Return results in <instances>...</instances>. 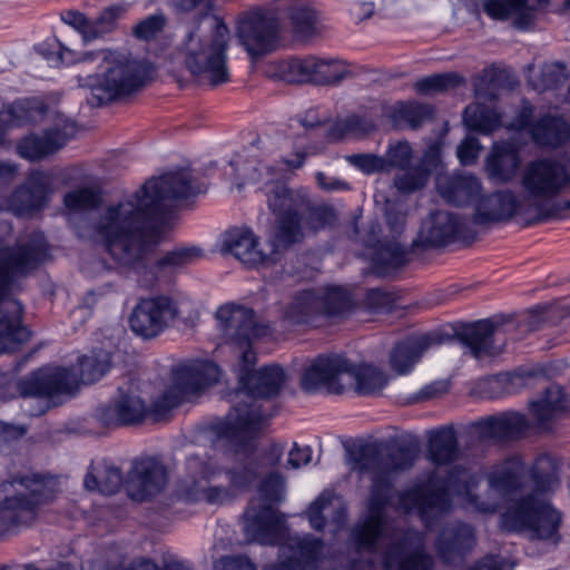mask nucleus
Returning a JSON list of instances; mask_svg holds the SVG:
<instances>
[{"mask_svg":"<svg viewBox=\"0 0 570 570\" xmlns=\"http://www.w3.org/2000/svg\"><path fill=\"white\" fill-rule=\"evenodd\" d=\"M193 173L183 169L147 180L138 190L104 207L92 225V238L100 242L111 258L101 269L131 266L147 245L161 237L156 216L170 199L202 193Z\"/></svg>","mask_w":570,"mask_h":570,"instance_id":"f257e3e1","label":"nucleus"},{"mask_svg":"<svg viewBox=\"0 0 570 570\" xmlns=\"http://www.w3.org/2000/svg\"><path fill=\"white\" fill-rule=\"evenodd\" d=\"M216 318L224 338L234 343L240 353L236 367L239 387L230 395L232 410L224 433L227 439L244 443L263 429L267 416L258 401L279 391L284 373L277 365L254 370L256 356L252 351V341L264 335L266 328L255 323L252 309L226 304L217 309Z\"/></svg>","mask_w":570,"mask_h":570,"instance_id":"f03ea898","label":"nucleus"},{"mask_svg":"<svg viewBox=\"0 0 570 570\" xmlns=\"http://www.w3.org/2000/svg\"><path fill=\"white\" fill-rule=\"evenodd\" d=\"M461 450L453 425H443L428 433L425 459L433 465L425 481L406 490L399 498L407 512H416L426 528L451 508V495H458L462 478L458 470H466L454 463Z\"/></svg>","mask_w":570,"mask_h":570,"instance_id":"7ed1b4c3","label":"nucleus"},{"mask_svg":"<svg viewBox=\"0 0 570 570\" xmlns=\"http://www.w3.org/2000/svg\"><path fill=\"white\" fill-rule=\"evenodd\" d=\"M284 491V480L278 473L263 481L259 493L264 501L262 509L253 505L245 512L244 530L252 542L278 544V559L263 570H309L316 567L322 553V542L311 534L292 535L287 532L283 517L271 507L279 501Z\"/></svg>","mask_w":570,"mask_h":570,"instance_id":"20e7f679","label":"nucleus"},{"mask_svg":"<svg viewBox=\"0 0 570 570\" xmlns=\"http://www.w3.org/2000/svg\"><path fill=\"white\" fill-rule=\"evenodd\" d=\"M220 376V368L208 360L178 364L173 368L169 382L150 404H146L136 392L120 390L117 399L100 411V420L112 425L138 423L148 415L160 419L190 396L217 383Z\"/></svg>","mask_w":570,"mask_h":570,"instance_id":"39448f33","label":"nucleus"},{"mask_svg":"<svg viewBox=\"0 0 570 570\" xmlns=\"http://www.w3.org/2000/svg\"><path fill=\"white\" fill-rule=\"evenodd\" d=\"M50 67L71 66L78 62L101 61L99 71L88 86L100 102L127 95L139 88L147 75L142 63L120 51L99 50L79 52L59 39H47L36 48Z\"/></svg>","mask_w":570,"mask_h":570,"instance_id":"423d86ee","label":"nucleus"},{"mask_svg":"<svg viewBox=\"0 0 570 570\" xmlns=\"http://www.w3.org/2000/svg\"><path fill=\"white\" fill-rule=\"evenodd\" d=\"M528 494L502 515L509 531L525 532L530 539L554 540L561 525V514L548 501L547 493L559 484L560 463L550 454L539 455L527 465Z\"/></svg>","mask_w":570,"mask_h":570,"instance_id":"0eeeda50","label":"nucleus"},{"mask_svg":"<svg viewBox=\"0 0 570 570\" xmlns=\"http://www.w3.org/2000/svg\"><path fill=\"white\" fill-rule=\"evenodd\" d=\"M278 177L266 165L255 167L248 176L252 183H263L268 206L275 215L273 252L298 242L305 229L316 232L334 218L332 208L311 206L305 193L288 190Z\"/></svg>","mask_w":570,"mask_h":570,"instance_id":"6e6552de","label":"nucleus"},{"mask_svg":"<svg viewBox=\"0 0 570 570\" xmlns=\"http://www.w3.org/2000/svg\"><path fill=\"white\" fill-rule=\"evenodd\" d=\"M391 446L385 440L368 441L350 451L352 469L371 481L366 514L352 532L358 548H373L383 534L391 500Z\"/></svg>","mask_w":570,"mask_h":570,"instance_id":"1a4fd4ad","label":"nucleus"},{"mask_svg":"<svg viewBox=\"0 0 570 570\" xmlns=\"http://www.w3.org/2000/svg\"><path fill=\"white\" fill-rule=\"evenodd\" d=\"M45 253L46 242L40 233L14 246L0 239V354L16 351L29 338V331L21 324V305L8 294L11 285L33 269Z\"/></svg>","mask_w":570,"mask_h":570,"instance_id":"9d476101","label":"nucleus"},{"mask_svg":"<svg viewBox=\"0 0 570 570\" xmlns=\"http://www.w3.org/2000/svg\"><path fill=\"white\" fill-rule=\"evenodd\" d=\"M230 32L217 16L206 14L189 30L174 56L200 82L218 86L229 80L227 49Z\"/></svg>","mask_w":570,"mask_h":570,"instance_id":"9b49d317","label":"nucleus"},{"mask_svg":"<svg viewBox=\"0 0 570 570\" xmlns=\"http://www.w3.org/2000/svg\"><path fill=\"white\" fill-rule=\"evenodd\" d=\"M256 472L243 463H233L225 453L200 458L189 456L186 462V478L179 494L189 501H205L213 504L227 502L237 491L247 488Z\"/></svg>","mask_w":570,"mask_h":570,"instance_id":"f8f14e48","label":"nucleus"},{"mask_svg":"<svg viewBox=\"0 0 570 570\" xmlns=\"http://www.w3.org/2000/svg\"><path fill=\"white\" fill-rule=\"evenodd\" d=\"M568 316L570 306L567 304L537 306L518 321L505 317L478 321L463 327L459 337L475 358L493 356L502 351L507 340H520L530 332L557 325Z\"/></svg>","mask_w":570,"mask_h":570,"instance_id":"ddd939ff","label":"nucleus"},{"mask_svg":"<svg viewBox=\"0 0 570 570\" xmlns=\"http://www.w3.org/2000/svg\"><path fill=\"white\" fill-rule=\"evenodd\" d=\"M525 472V462L520 456H511L485 472V488L481 492H476L478 476L469 470H458L462 478L458 495L462 497L466 508L478 512L494 513L507 502H512L507 510L509 511L529 493Z\"/></svg>","mask_w":570,"mask_h":570,"instance_id":"4468645a","label":"nucleus"},{"mask_svg":"<svg viewBox=\"0 0 570 570\" xmlns=\"http://www.w3.org/2000/svg\"><path fill=\"white\" fill-rule=\"evenodd\" d=\"M528 208L538 222L570 212V200H554L570 193V157H541L529 161L520 179Z\"/></svg>","mask_w":570,"mask_h":570,"instance_id":"2eb2a0df","label":"nucleus"},{"mask_svg":"<svg viewBox=\"0 0 570 570\" xmlns=\"http://www.w3.org/2000/svg\"><path fill=\"white\" fill-rule=\"evenodd\" d=\"M389 383L385 372L373 364L354 363L343 355H322L306 367L302 384L304 390L313 392L325 389L341 393L354 387L361 394L382 391Z\"/></svg>","mask_w":570,"mask_h":570,"instance_id":"dca6fc26","label":"nucleus"},{"mask_svg":"<svg viewBox=\"0 0 570 570\" xmlns=\"http://www.w3.org/2000/svg\"><path fill=\"white\" fill-rule=\"evenodd\" d=\"M110 355L94 351L79 360V374L61 366H46L21 383L22 394L45 399L46 406L56 405L61 396L71 395L81 381L85 384L100 380L109 370Z\"/></svg>","mask_w":570,"mask_h":570,"instance_id":"f3484780","label":"nucleus"},{"mask_svg":"<svg viewBox=\"0 0 570 570\" xmlns=\"http://www.w3.org/2000/svg\"><path fill=\"white\" fill-rule=\"evenodd\" d=\"M57 480L26 475L0 483V533L28 525L39 507L53 497Z\"/></svg>","mask_w":570,"mask_h":570,"instance_id":"a211bd4d","label":"nucleus"},{"mask_svg":"<svg viewBox=\"0 0 570 570\" xmlns=\"http://www.w3.org/2000/svg\"><path fill=\"white\" fill-rule=\"evenodd\" d=\"M350 293L341 286H327L297 293L284 311L293 324L314 323L322 316L341 315L351 307Z\"/></svg>","mask_w":570,"mask_h":570,"instance_id":"6ab92c4d","label":"nucleus"},{"mask_svg":"<svg viewBox=\"0 0 570 570\" xmlns=\"http://www.w3.org/2000/svg\"><path fill=\"white\" fill-rule=\"evenodd\" d=\"M187 305L188 302L169 296L141 298L131 312L130 328L141 337H156L181 317Z\"/></svg>","mask_w":570,"mask_h":570,"instance_id":"aec40b11","label":"nucleus"},{"mask_svg":"<svg viewBox=\"0 0 570 570\" xmlns=\"http://www.w3.org/2000/svg\"><path fill=\"white\" fill-rule=\"evenodd\" d=\"M278 13L274 9L256 8L239 17L236 33L250 56L272 51L277 42Z\"/></svg>","mask_w":570,"mask_h":570,"instance_id":"412c9836","label":"nucleus"},{"mask_svg":"<svg viewBox=\"0 0 570 570\" xmlns=\"http://www.w3.org/2000/svg\"><path fill=\"white\" fill-rule=\"evenodd\" d=\"M509 128H528L531 139L540 147L557 148L570 139V126L563 117L544 114L533 118V107L524 101Z\"/></svg>","mask_w":570,"mask_h":570,"instance_id":"4be33fe9","label":"nucleus"},{"mask_svg":"<svg viewBox=\"0 0 570 570\" xmlns=\"http://www.w3.org/2000/svg\"><path fill=\"white\" fill-rule=\"evenodd\" d=\"M531 429L524 414L518 412L502 413L471 423L466 433L471 442H495L517 440Z\"/></svg>","mask_w":570,"mask_h":570,"instance_id":"5701e85b","label":"nucleus"},{"mask_svg":"<svg viewBox=\"0 0 570 570\" xmlns=\"http://www.w3.org/2000/svg\"><path fill=\"white\" fill-rule=\"evenodd\" d=\"M513 216H520L528 224L538 222L523 196L519 197L512 190H501L480 199L473 219L476 225H485Z\"/></svg>","mask_w":570,"mask_h":570,"instance_id":"b1692460","label":"nucleus"},{"mask_svg":"<svg viewBox=\"0 0 570 570\" xmlns=\"http://www.w3.org/2000/svg\"><path fill=\"white\" fill-rule=\"evenodd\" d=\"M219 252L230 255L248 266L263 264L268 258L259 246L258 237L247 227H234L226 230L219 239Z\"/></svg>","mask_w":570,"mask_h":570,"instance_id":"393cba45","label":"nucleus"},{"mask_svg":"<svg viewBox=\"0 0 570 570\" xmlns=\"http://www.w3.org/2000/svg\"><path fill=\"white\" fill-rule=\"evenodd\" d=\"M53 190V180L49 174L32 173L24 186L20 187L7 203L6 209L18 216L38 210L48 200Z\"/></svg>","mask_w":570,"mask_h":570,"instance_id":"a878e982","label":"nucleus"},{"mask_svg":"<svg viewBox=\"0 0 570 570\" xmlns=\"http://www.w3.org/2000/svg\"><path fill=\"white\" fill-rule=\"evenodd\" d=\"M570 399L560 385L551 384L535 400L529 402L533 426L539 431H549L553 423L569 410Z\"/></svg>","mask_w":570,"mask_h":570,"instance_id":"bb28decb","label":"nucleus"},{"mask_svg":"<svg viewBox=\"0 0 570 570\" xmlns=\"http://www.w3.org/2000/svg\"><path fill=\"white\" fill-rule=\"evenodd\" d=\"M164 465L156 459H142L134 464L128 481V492L135 500H145L159 493L166 485Z\"/></svg>","mask_w":570,"mask_h":570,"instance_id":"cd10ccee","label":"nucleus"},{"mask_svg":"<svg viewBox=\"0 0 570 570\" xmlns=\"http://www.w3.org/2000/svg\"><path fill=\"white\" fill-rule=\"evenodd\" d=\"M445 336L438 332L412 335L394 347V375H405L420 362L426 351L443 344Z\"/></svg>","mask_w":570,"mask_h":570,"instance_id":"c85d7f7f","label":"nucleus"},{"mask_svg":"<svg viewBox=\"0 0 570 570\" xmlns=\"http://www.w3.org/2000/svg\"><path fill=\"white\" fill-rule=\"evenodd\" d=\"M521 166L520 148L509 140L497 141L485 158V171L498 184L514 179Z\"/></svg>","mask_w":570,"mask_h":570,"instance_id":"c756f323","label":"nucleus"},{"mask_svg":"<svg viewBox=\"0 0 570 570\" xmlns=\"http://www.w3.org/2000/svg\"><path fill=\"white\" fill-rule=\"evenodd\" d=\"M73 132V125L67 119H60L57 127L48 130L42 137L28 136L18 145L22 158L37 160L60 149Z\"/></svg>","mask_w":570,"mask_h":570,"instance_id":"7c9ffc66","label":"nucleus"},{"mask_svg":"<svg viewBox=\"0 0 570 570\" xmlns=\"http://www.w3.org/2000/svg\"><path fill=\"white\" fill-rule=\"evenodd\" d=\"M550 0H484L485 13L495 20L512 19L519 29L529 27L535 17L539 7L546 6Z\"/></svg>","mask_w":570,"mask_h":570,"instance_id":"2f4dec72","label":"nucleus"},{"mask_svg":"<svg viewBox=\"0 0 570 570\" xmlns=\"http://www.w3.org/2000/svg\"><path fill=\"white\" fill-rule=\"evenodd\" d=\"M433 563L417 531H409L402 540L394 542V570H432Z\"/></svg>","mask_w":570,"mask_h":570,"instance_id":"473e14b6","label":"nucleus"},{"mask_svg":"<svg viewBox=\"0 0 570 570\" xmlns=\"http://www.w3.org/2000/svg\"><path fill=\"white\" fill-rule=\"evenodd\" d=\"M307 515L315 530H322L331 523V531L336 534L345 523V504L341 497L325 491L311 504Z\"/></svg>","mask_w":570,"mask_h":570,"instance_id":"72a5a7b5","label":"nucleus"},{"mask_svg":"<svg viewBox=\"0 0 570 570\" xmlns=\"http://www.w3.org/2000/svg\"><path fill=\"white\" fill-rule=\"evenodd\" d=\"M412 149L406 141L394 145V186L402 191L422 188L428 179V171L422 166L411 165Z\"/></svg>","mask_w":570,"mask_h":570,"instance_id":"f704fd0d","label":"nucleus"},{"mask_svg":"<svg viewBox=\"0 0 570 570\" xmlns=\"http://www.w3.org/2000/svg\"><path fill=\"white\" fill-rule=\"evenodd\" d=\"M460 222L451 213L439 210L423 223L420 232L422 243L438 247L446 244L460 233Z\"/></svg>","mask_w":570,"mask_h":570,"instance_id":"c9c22d12","label":"nucleus"},{"mask_svg":"<svg viewBox=\"0 0 570 570\" xmlns=\"http://www.w3.org/2000/svg\"><path fill=\"white\" fill-rule=\"evenodd\" d=\"M314 67V56L289 58L279 61H271L265 72L269 78L288 83L313 82Z\"/></svg>","mask_w":570,"mask_h":570,"instance_id":"e433bc0d","label":"nucleus"},{"mask_svg":"<svg viewBox=\"0 0 570 570\" xmlns=\"http://www.w3.org/2000/svg\"><path fill=\"white\" fill-rule=\"evenodd\" d=\"M436 187L448 203L462 205L479 195L481 183L473 175L440 176Z\"/></svg>","mask_w":570,"mask_h":570,"instance_id":"4c0bfd02","label":"nucleus"},{"mask_svg":"<svg viewBox=\"0 0 570 570\" xmlns=\"http://www.w3.org/2000/svg\"><path fill=\"white\" fill-rule=\"evenodd\" d=\"M41 115V108L30 101H16L3 106L0 110V146L6 144L8 130L35 122Z\"/></svg>","mask_w":570,"mask_h":570,"instance_id":"58836bf2","label":"nucleus"},{"mask_svg":"<svg viewBox=\"0 0 570 570\" xmlns=\"http://www.w3.org/2000/svg\"><path fill=\"white\" fill-rule=\"evenodd\" d=\"M474 543L473 529L468 524H458L442 531L436 548L443 559L451 561L454 554L470 550Z\"/></svg>","mask_w":570,"mask_h":570,"instance_id":"ea45409f","label":"nucleus"},{"mask_svg":"<svg viewBox=\"0 0 570 570\" xmlns=\"http://www.w3.org/2000/svg\"><path fill=\"white\" fill-rule=\"evenodd\" d=\"M434 107L415 100L394 105V128L416 130L434 117Z\"/></svg>","mask_w":570,"mask_h":570,"instance_id":"a19ab883","label":"nucleus"},{"mask_svg":"<svg viewBox=\"0 0 570 570\" xmlns=\"http://www.w3.org/2000/svg\"><path fill=\"white\" fill-rule=\"evenodd\" d=\"M529 377L518 373H501L480 380L475 389L481 397L497 399L517 393L527 384Z\"/></svg>","mask_w":570,"mask_h":570,"instance_id":"79ce46f5","label":"nucleus"},{"mask_svg":"<svg viewBox=\"0 0 570 570\" xmlns=\"http://www.w3.org/2000/svg\"><path fill=\"white\" fill-rule=\"evenodd\" d=\"M122 484L120 470L106 462L97 463L85 478V487L90 491H98L102 494L116 493Z\"/></svg>","mask_w":570,"mask_h":570,"instance_id":"37998d69","label":"nucleus"},{"mask_svg":"<svg viewBox=\"0 0 570 570\" xmlns=\"http://www.w3.org/2000/svg\"><path fill=\"white\" fill-rule=\"evenodd\" d=\"M376 127L366 115H350L334 122L330 129L332 139H360L371 134Z\"/></svg>","mask_w":570,"mask_h":570,"instance_id":"c03bdc74","label":"nucleus"},{"mask_svg":"<svg viewBox=\"0 0 570 570\" xmlns=\"http://www.w3.org/2000/svg\"><path fill=\"white\" fill-rule=\"evenodd\" d=\"M463 121L469 129L490 135L500 126L501 116L494 109L475 102L464 109Z\"/></svg>","mask_w":570,"mask_h":570,"instance_id":"a18cd8bd","label":"nucleus"},{"mask_svg":"<svg viewBox=\"0 0 570 570\" xmlns=\"http://www.w3.org/2000/svg\"><path fill=\"white\" fill-rule=\"evenodd\" d=\"M313 70V82L332 83L345 78L350 73V66L341 59L315 57Z\"/></svg>","mask_w":570,"mask_h":570,"instance_id":"49530a36","label":"nucleus"},{"mask_svg":"<svg viewBox=\"0 0 570 570\" xmlns=\"http://www.w3.org/2000/svg\"><path fill=\"white\" fill-rule=\"evenodd\" d=\"M417 456V439L410 433H394V471L411 468Z\"/></svg>","mask_w":570,"mask_h":570,"instance_id":"de8ad7c7","label":"nucleus"},{"mask_svg":"<svg viewBox=\"0 0 570 570\" xmlns=\"http://www.w3.org/2000/svg\"><path fill=\"white\" fill-rule=\"evenodd\" d=\"M464 85V78L458 72L436 73L419 79L414 88L421 95L444 92Z\"/></svg>","mask_w":570,"mask_h":570,"instance_id":"09e8293b","label":"nucleus"},{"mask_svg":"<svg viewBox=\"0 0 570 570\" xmlns=\"http://www.w3.org/2000/svg\"><path fill=\"white\" fill-rule=\"evenodd\" d=\"M205 252L196 245H185L174 248L166 253L158 261V265L164 269H176L198 262L204 258Z\"/></svg>","mask_w":570,"mask_h":570,"instance_id":"8fccbe9b","label":"nucleus"},{"mask_svg":"<svg viewBox=\"0 0 570 570\" xmlns=\"http://www.w3.org/2000/svg\"><path fill=\"white\" fill-rule=\"evenodd\" d=\"M569 78L567 67L560 62L547 63L541 68L539 79H531L537 90L554 89L563 85Z\"/></svg>","mask_w":570,"mask_h":570,"instance_id":"3c124183","label":"nucleus"},{"mask_svg":"<svg viewBox=\"0 0 570 570\" xmlns=\"http://www.w3.org/2000/svg\"><path fill=\"white\" fill-rule=\"evenodd\" d=\"M317 12L307 3L295 4L291 10L296 31L304 36H311L317 30Z\"/></svg>","mask_w":570,"mask_h":570,"instance_id":"603ef678","label":"nucleus"},{"mask_svg":"<svg viewBox=\"0 0 570 570\" xmlns=\"http://www.w3.org/2000/svg\"><path fill=\"white\" fill-rule=\"evenodd\" d=\"M100 202L99 194L91 188H79L65 196V205L69 210L78 212L95 207Z\"/></svg>","mask_w":570,"mask_h":570,"instance_id":"864d4df0","label":"nucleus"},{"mask_svg":"<svg viewBox=\"0 0 570 570\" xmlns=\"http://www.w3.org/2000/svg\"><path fill=\"white\" fill-rule=\"evenodd\" d=\"M166 18L163 13H155L138 22L134 29V36L140 40H150L157 37L164 29Z\"/></svg>","mask_w":570,"mask_h":570,"instance_id":"5fc2aeb1","label":"nucleus"},{"mask_svg":"<svg viewBox=\"0 0 570 570\" xmlns=\"http://www.w3.org/2000/svg\"><path fill=\"white\" fill-rule=\"evenodd\" d=\"M482 146L476 137L468 136L458 147V157L462 165H471L479 157Z\"/></svg>","mask_w":570,"mask_h":570,"instance_id":"6e6d98bb","label":"nucleus"},{"mask_svg":"<svg viewBox=\"0 0 570 570\" xmlns=\"http://www.w3.org/2000/svg\"><path fill=\"white\" fill-rule=\"evenodd\" d=\"M350 160L355 167L367 174L385 168V160L374 155H353Z\"/></svg>","mask_w":570,"mask_h":570,"instance_id":"4d7b16f0","label":"nucleus"},{"mask_svg":"<svg viewBox=\"0 0 570 570\" xmlns=\"http://www.w3.org/2000/svg\"><path fill=\"white\" fill-rule=\"evenodd\" d=\"M514 564L501 556H485L471 567V570H513Z\"/></svg>","mask_w":570,"mask_h":570,"instance_id":"13d9d810","label":"nucleus"},{"mask_svg":"<svg viewBox=\"0 0 570 570\" xmlns=\"http://www.w3.org/2000/svg\"><path fill=\"white\" fill-rule=\"evenodd\" d=\"M215 570H256L254 563L246 557H224L215 562Z\"/></svg>","mask_w":570,"mask_h":570,"instance_id":"bf43d9fd","label":"nucleus"},{"mask_svg":"<svg viewBox=\"0 0 570 570\" xmlns=\"http://www.w3.org/2000/svg\"><path fill=\"white\" fill-rule=\"evenodd\" d=\"M312 460V449L309 446H299L294 443L288 452L287 465L292 469H299L307 465Z\"/></svg>","mask_w":570,"mask_h":570,"instance_id":"052dcab7","label":"nucleus"},{"mask_svg":"<svg viewBox=\"0 0 570 570\" xmlns=\"http://www.w3.org/2000/svg\"><path fill=\"white\" fill-rule=\"evenodd\" d=\"M26 429L22 425H11L0 422V451H3L12 442L22 438Z\"/></svg>","mask_w":570,"mask_h":570,"instance_id":"680f3d73","label":"nucleus"},{"mask_svg":"<svg viewBox=\"0 0 570 570\" xmlns=\"http://www.w3.org/2000/svg\"><path fill=\"white\" fill-rule=\"evenodd\" d=\"M394 316L403 317L409 314L416 313L420 309V305L415 299L405 301L403 292L394 288Z\"/></svg>","mask_w":570,"mask_h":570,"instance_id":"e2e57ef3","label":"nucleus"},{"mask_svg":"<svg viewBox=\"0 0 570 570\" xmlns=\"http://www.w3.org/2000/svg\"><path fill=\"white\" fill-rule=\"evenodd\" d=\"M105 35H107V33L104 30V28L100 26V23L98 22L97 19H95V20L87 19L86 26L82 29V31L80 32L83 43H89L96 39L104 37Z\"/></svg>","mask_w":570,"mask_h":570,"instance_id":"0e129e2a","label":"nucleus"},{"mask_svg":"<svg viewBox=\"0 0 570 570\" xmlns=\"http://www.w3.org/2000/svg\"><path fill=\"white\" fill-rule=\"evenodd\" d=\"M392 259V252L389 247H380L372 257L373 267L377 274H385Z\"/></svg>","mask_w":570,"mask_h":570,"instance_id":"69168bd1","label":"nucleus"},{"mask_svg":"<svg viewBox=\"0 0 570 570\" xmlns=\"http://www.w3.org/2000/svg\"><path fill=\"white\" fill-rule=\"evenodd\" d=\"M60 17L63 23L73 28L79 35L85 28L86 21L88 19L83 13L76 10L63 11L61 12Z\"/></svg>","mask_w":570,"mask_h":570,"instance_id":"338daca9","label":"nucleus"},{"mask_svg":"<svg viewBox=\"0 0 570 570\" xmlns=\"http://www.w3.org/2000/svg\"><path fill=\"white\" fill-rule=\"evenodd\" d=\"M120 13H121L120 8L110 7V8H107L106 10H104L101 12V14L97 18L98 22L104 28L106 33H109L110 31L114 30V28L116 26V21H117L118 17L120 16Z\"/></svg>","mask_w":570,"mask_h":570,"instance_id":"774afa93","label":"nucleus"}]
</instances>
